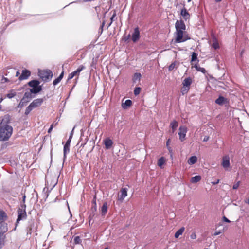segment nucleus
Segmentation results:
<instances>
[{"label": "nucleus", "instance_id": "nucleus-63", "mask_svg": "<svg viewBox=\"0 0 249 249\" xmlns=\"http://www.w3.org/2000/svg\"><path fill=\"white\" fill-rule=\"evenodd\" d=\"M130 37V35H128V38H127V39Z\"/></svg>", "mask_w": 249, "mask_h": 249}, {"label": "nucleus", "instance_id": "nucleus-9", "mask_svg": "<svg viewBox=\"0 0 249 249\" xmlns=\"http://www.w3.org/2000/svg\"><path fill=\"white\" fill-rule=\"evenodd\" d=\"M140 31L138 27L134 29V32L132 35V40L134 42H137L140 38Z\"/></svg>", "mask_w": 249, "mask_h": 249}, {"label": "nucleus", "instance_id": "nucleus-42", "mask_svg": "<svg viewBox=\"0 0 249 249\" xmlns=\"http://www.w3.org/2000/svg\"><path fill=\"white\" fill-rule=\"evenodd\" d=\"M240 183V182L239 181L236 183L234 184L233 185V189L234 190L238 189V188L239 186Z\"/></svg>", "mask_w": 249, "mask_h": 249}, {"label": "nucleus", "instance_id": "nucleus-28", "mask_svg": "<svg viewBox=\"0 0 249 249\" xmlns=\"http://www.w3.org/2000/svg\"><path fill=\"white\" fill-rule=\"evenodd\" d=\"M7 218V215L5 212L0 210V220L5 221Z\"/></svg>", "mask_w": 249, "mask_h": 249}, {"label": "nucleus", "instance_id": "nucleus-7", "mask_svg": "<svg viewBox=\"0 0 249 249\" xmlns=\"http://www.w3.org/2000/svg\"><path fill=\"white\" fill-rule=\"evenodd\" d=\"M221 165L222 167L226 170L230 167V157L228 155H225L223 157Z\"/></svg>", "mask_w": 249, "mask_h": 249}, {"label": "nucleus", "instance_id": "nucleus-17", "mask_svg": "<svg viewBox=\"0 0 249 249\" xmlns=\"http://www.w3.org/2000/svg\"><path fill=\"white\" fill-rule=\"evenodd\" d=\"M132 104V102L131 100H126L124 103L122 104V107L124 109H126L128 107H130Z\"/></svg>", "mask_w": 249, "mask_h": 249}, {"label": "nucleus", "instance_id": "nucleus-60", "mask_svg": "<svg viewBox=\"0 0 249 249\" xmlns=\"http://www.w3.org/2000/svg\"><path fill=\"white\" fill-rule=\"evenodd\" d=\"M4 80H5V81H6V82L8 81V79H7V78H4Z\"/></svg>", "mask_w": 249, "mask_h": 249}, {"label": "nucleus", "instance_id": "nucleus-40", "mask_svg": "<svg viewBox=\"0 0 249 249\" xmlns=\"http://www.w3.org/2000/svg\"><path fill=\"white\" fill-rule=\"evenodd\" d=\"M176 66V62L172 63L169 66V70L172 71L173 70Z\"/></svg>", "mask_w": 249, "mask_h": 249}, {"label": "nucleus", "instance_id": "nucleus-38", "mask_svg": "<svg viewBox=\"0 0 249 249\" xmlns=\"http://www.w3.org/2000/svg\"><path fill=\"white\" fill-rule=\"evenodd\" d=\"M74 242L75 244H77L81 243V240L79 236H75L74 238Z\"/></svg>", "mask_w": 249, "mask_h": 249}, {"label": "nucleus", "instance_id": "nucleus-54", "mask_svg": "<svg viewBox=\"0 0 249 249\" xmlns=\"http://www.w3.org/2000/svg\"><path fill=\"white\" fill-rule=\"evenodd\" d=\"M19 74H20V72H19V71H17L16 72V77H18V76H19Z\"/></svg>", "mask_w": 249, "mask_h": 249}, {"label": "nucleus", "instance_id": "nucleus-43", "mask_svg": "<svg viewBox=\"0 0 249 249\" xmlns=\"http://www.w3.org/2000/svg\"><path fill=\"white\" fill-rule=\"evenodd\" d=\"M115 16H116V13L114 12V14H113V15L112 16V17L110 18L111 22L109 24L108 26H110L111 25V24H112V22H113V21L114 20V18L115 17Z\"/></svg>", "mask_w": 249, "mask_h": 249}, {"label": "nucleus", "instance_id": "nucleus-20", "mask_svg": "<svg viewBox=\"0 0 249 249\" xmlns=\"http://www.w3.org/2000/svg\"><path fill=\"white\" fill-rule=\"evenodd\" d=\"M85 69V67L84 65H80L79 66V67L77 68V69L76 71H73L72 72L74 73V74L75 76L77 75V76L78 77L80 72L82 70H84Z\"/></svg>", "mask_w": 249, "mask_h": 249}, {"label": "nucleus", "instance_id": "nucleus-32", "mask_svg": "<svg viewBox=\"0 0 249 249\" xmlns=\"http://www.w3.org/2000/svg\"><path fill=\"white\" fill-rule=\"evenodd\" d=\"M197 61L198 64L199 60L197 59V54L195 52H193L191 55V62Z\"/></svg>", "mask_w": 249, "mask_h": 249}, {"label": "nucleus", "instance_id": "nucleus-22", "mask_svg": "<svg viewBox=\"0 0 249 249\" xmlns=\"http://www.w3.org/2000/svg\"><path fill=\"white\" fill-rule=\"evenodd\" d=\"M185 228L184 227H181L178 229L175 234V237L178 238L180 235H182L183 232L184 231Z\"/></svg>", "mask_w": 249, "mask_h": 249}, {"label": "nucleus", "instance_id": "nucleus-61", "mask_svg": "<svg viewBox=\"0 0 249 249\" xmlns=\"http://www.w3.org/2000/svg\"><path fill=\"white\" fill-rule=\"evenodd\" d=\"M247 203L249 205V198L248 199Z\"/></svg>", "mask_w": 249, "mask_h": 249}, {"label": "nucleus", "instance_id": "nucleus-5", "mask_svg": "<svg viewBox=\"0 0 249 249\" xmlns=\"http://www.w3.org/2000/svg\"><path fill=\"white\" fill-rule=\"evenodd\" d=\"M38 75L43 81H47L52 78L53 73L50 70L40 71L38 72Z\"/></svg>", "mask_w": 249, "mask_h": 249}, {"label": "nucleus", "instance_id": "nucleus-44", "mask_svg": "<svg viewBox=\"0 0 249 249\" xmlns=\"http://www.w3.org/2000/svg\"><path fill=\"white\" fill-rule=\"evenodd\" d=\"M75 76V75L74 74V73L72 72H71V73H70L69 74L68 80H70L71 79Z\"/></svg>", "mask_w": 249, "mask_h": 249}, {"label": "nucleus", "instance_id": "nucleus-39", "mask_svg": "<svg viewBox=\"0 0 249 249\" xmlns=\"http://www.w3.org/2000/svg\"><path fill=\"white\" fill-rule=\"evenodd\" d=\"M62 79H61L60 78H59L58 77L56 78L55 80H53V85L54 86H56V85H57L61 81Z\"/></svg>", "mask_w": 249, "mask_h": 249}, {"label": "nucleus", "instance_id": "nucleus-15", "mask_svg": "<svg viewBox=\"0 0 249 249\" xmlns=\"http://www.w3.org/2000/svg\"><path fill=\"white\" fill-rule=\"evenodd\" d=\"M192 83V79L189 77L184 79V80L182 81V85L185 87H187L190 88V85Z\"/></svg>", "mask_w": 249, "mask_h": 249}, {"label": "nucleus", "instance_id": "nucleus-64", "mask_svg": "<svg viewBox=\"0 0 249 249\" xmlns=\"http://www.w3.org/2000/svg\"><path fill=\"white\" fill-rule=\"evenodd\" d=\"M104 249H108V248H106Z\"/></svg>", "mask_w": 249, "mask_h": 249}, {"label": "nucleus", "instance_id": "nucleus-51", "mask_svg": "<svg viewBox=\"0 0 249 249\" xmlns=\"http://www.w3.org/2000/svg\"><path fill=\"white\" fill-rule=\"evenodd\" d=\"M191 238L193 239H196V235L195 233H192L191 235Z\"/></svg>", "mask_w": 249, "mask_h": 249}, {"label": "nucleus", "instance_id": "nucleus-33", "mask_svg": "<svg viewBox=\"0 0 249 249\" xmlns=\"http://www.w3.org/2000/svg\"><path fill=\"white\" fill-rule=\"evenodd\" d=\"M212 47L215 49L216 50L219 48V43L216 38H214L213 39V43L212 44Z\"/></svg>", "mask_w": 249, "mask_h": 249}, {"label": "nucleus", "instance_id": "nucleus-8", "mask_svg": "<svg viewBox=\"0 0 249 249\" xmlns=\"http://www.w3.org/2000/svg\"><path fill=\"white\" fill-rule=\"evenodd\" d=\"M31 75V72L30 71L25 69L22 70L21 74L19 76L18 79L20 81L27 79Z\"/></svg>", "mask_w": 249, "mask_h": 249}, {"label": "nucleus", "instance_id": "nucleus-46", "mask_svg": "<svg viewBox=\"0 0 249 249\" xmlns=\"http://www.w3.org/2000/svg\"><path fill=\"white\" fill-rule=\"evenodd\" d=\"M223 220L224 221L226 222H228V223H230L231 221L227 218H226L225 216H223Z\"/></svg>", "mask_w": 249, "mask_h": 249}, {"label": "nucleus", "instance_id": "nucleus-3", "mask_svg": "<svg viewBox=\"0 0 249 249\" xmlns=\"http://www.w3.org/2000/svg\"><path fill=\"white\" fill-rule=\"evenodd\" d=\"M39 84L40 82L37 80H33L28 82V85L33 88L30 89L31 93L36 94L42 90L41 86Z\"/></svg>", "mask_w": 249, "mask_h": 249}, {"label": "nucleus", "instance_id": "nucleus-36", "mask_svg": "<svg viewBox=\"0 0 249 249\" xmlns=\"http://www.w3.org/2000/svg\"><path fill=\"white\" fill-rule=\"evenodd\" d=\"M16 92H12V91L10 93H9L6 95V97L9 99H11V98H12L14 97H15L16 96Z\"/></svg>", "mask_w": 249, "mask_h": 249}, {"label": "nucleus", "instance_id": "nucleus-18", "mask_svg": "<svg viewBox=\"0 0 249 249\" xmlns=\"http://www.w3.org/2000/svg\"><path fill=\"white\" fill-rule=\"evenodd\" d=\"M197 160V158L196 156H193L189 158L188 160V163L189 165H193L196 162Z\"/></svg>", "mask_w": 249, "mask_h": 249}, {"label": "nucleus", "instance_id": "nucleus-35", "mask_svg": "<svg viewBox=\"0 0 249 249\" xmlns=\"http://www.w3.org/2000/svg\"><path fill=\"white\" fill-rule=\"evenodd\" d=\"M189 89L190 88L183 86L181 89V92L182 94V95L186 94L189 90Z\"/></svg>", "mask_w": 249, "mask_h": 249}, {"label": "nucleus", "instance_id": "nucleus-58", "mask_svg": "<svg viewBox=\"0 0 249 249\" xmlns=\"http://www.w3.org/2000/svg\"><path fill=\"white\" fill-rule=\"evenodd\" d=\"M104 24H105V23H104V22H103V23H102V24L101 26V29H103V27H104Z\"/></svg>", "mask_w": 249, "mask_h": 249}, {"label": "nucleus", "instance_id": "nucleus-23", "mask_svg": "<svg viewBox=\"0 0 249 249\" xmlns=\"http://www.w3.org/2000/svg\"><path fill=\"white\" fill-rule=\"evenodd\" d=\"M7 231V227L4 224L0 223V234H4Z\"/></svg>", "mask_w": 249, "mask_h": 249}, {"label": "nucleus", "instance_id": "nucleus-6", "mask_svg": "<svg viewBox=\"0 0 249 249\" xmlns=\"http://www.w3.org/2000/svg\"><path fill=\"white\" fill-rule=\"evenodd\" d=\"M187 128L185 126H180L179 128V139L181 142H183L185 140Z\"/></svg>", "mask_w": 249, "mask_h": 249}, {"label": "nucleus", "instance_id": "nucleus-57", "mask_svg": "<svg viewBox=\"0 0 249 249\" xmlns=\"http://www.w3.org/2000/svg\"><path fill=\"white\" fill-rule=\"evenodd\" d=\"M167 148L170 152L172 150L171 148L169 146L167 147Z\"/></svg>", "mask_w": 249, "mask_h": 249}, {"label": "nucleus", "instance_id": "nucleus-49", "mask_svg": "<svg viewBox=\"0 0 249 249\" xmlns=\"http://www.w3.org/2000/svg\"><path fill=\"white\" fill-rule=\"evenodd\" d=\"M53 125H51L50 127V128L48 130V133H51L52 130V129H53Z\"/></svg>", "mask_w": 249, "mask_h": 249}, {"label": "nucleus", "instance_id": "nucleus-53", "mask_svg": "<svg viewBox=\"0 0 249 249\" xmlns=\"http://www.w3.org/2000/svg\"><path fill=\"white\" fill-rule=\"evenodd\" d=\"M170 143V139H169L166 142V146L168 147Z\"/></svg>", "mask_w": 249, "mask_h": 249}, {"label": "nucleus", "instance_id": "nucleus-56", "mask_svg": "<svg viewBox=\"0 0 249 249\" xmlns=\"http://www.w3.org/2000/svg\"><path fill=\"white\" fill-rule=\"evenodd\" d=\"M220 233H221V232H220V231L216 232L214 233V235H217L219 234Z\"/></svg>", "mask_w": 249, "mask_h": 249}, {"label": "nucleus", "instance_id": "nucleus-37", "mask_svg": "<svg viewBox=\"0 0 249 249\" xmlns=\"http://www.w3.org/2000/svg\"><path fill=\"white\" fill-rule=\"evenodd\" d=\"M141 89L140 87H137L135 89L134 93L135 95H138L140 94Z\"/></svg>", "mask_w": 249, "mask_h": 249}, {"label": "nucleus", "instance_id": "nucleus-25", "mask_svg": "<svg viewBox=\"0 0 249 249\" xmlns=\"http://www.w3.org/2000/svg\"><path fill=\"white\" fill-rule=\"evenodd\" d=\"M28 102H29V100H25L24 98H22L17 107H19V108H22Z\"/></svg>", "mask_w": 249, "mask_h": 249}, {"label": "nucleus", "instance_id": "nucleus-27", "mask_svg": "<svg viewBox=\"0 0 249 249\" xmlns=\"http://www.w3.org/2000/svg\"><path fill=\"white\" fill-rule=\"evenodd\" d=\"M201 179V177L200 176H195L191 178V182L192 183H196L199 182Z\"/></svg>", "mask_w": 249, "mask_h": 249}, {"label": "nucleus", "instance_id": "nucleus-62", "mask_svg": "<svg viewBox=\"0 0 249 249\" xmlns=\"http://www.w3.org/2000/svg\"><path fill=\"white\" fill-rule=\"evenodd\" d=\"M188 0V2H190L191 0Z\"/></svg>", "mask_w": 249, "mask_h": 249}, {"label": "nucleus", "instance_id": "nucleus-29", "mask_svg": "<svg viewBox=\"0 0 249 249\" xmlns=\"http://www.w3.org/2000/svg\"><path fill=\"white\" fill-rule=\"evenodd\" d=\"M5 236L4 234H0V249H1L4 245Z\"/></svg>", "mask_w": 249, "mask_h": 249}, {"label": "nucleus", "instance_id": "nucleus-41", "mask_svg": "<svg viewBox=\"0 0 249 249\" xmlns=\"http://www.w3.org/2000/svg\"><path fill=\"white\" fill-rule=\"evenodd\" d=\"M73 130H74V128L71 131V133L70 134V136H69V138L68 140L66 142H69V144L71 143V139H72V135H73Z\"/></svg>", "mask_w": 249, "mask_h": 249}, {"label": "nucleus", "instance_id": "nucleus-34", "mask_svg": "<svg viewBox=\"0 0 249 249\" xmlns=\"http://www.w3.org/2000/svg\"><path fill=\"white\" fill-rule=\"evenodd\" d=\"M33 109V107L31 104H30L26 108L25 114L26 115H28Z\"/></svg>", "mask_w": 249, "mask_h": 249}, {"label": "nucleus", "instance_id": "nucleus-48", "mask_svg": "<svg viewBox=\"0 0 249 249\" xmlns=\"http://www.w3.org/2000/svg\"><path fill=\"white\" fill-rule=\"evenodd\" d=\"M64 76V71H62L60 75L58 76L59 78H60L61 79H62L63 77Z\"/></svg>", "mask_w": 249, "mask_h": 249}, {"label": "nucleus", "instance_id": "nucleus-13", "mask_svg": "<svg viewBox=\"0 0 249 249\" xmlns=\"http://www.w3.org/2000/svg\"><path fill=\"white\" fill-rule=\"evenodd\" d=\"M228 102L229 101L228 99L222 96H219V97L215 101V103L220 106L228 103Z\"/></svg>", "mask_w": 249, "mask_h": 249}, {"label": "nucleus", "instance_id": "nucleus-30", "mask_svg": "<svg viewBox=\"0 0 249 249\" xmlns=\"http://www.w3.org/2000/svg\"><path fill=\"white\" fill-rule=\"evenodd\" d=\"M194 67L198 71H201L203 73H205L206 72L205 69L204 68L199 67L197 63L195 64Z\"/></svg>", "mask_w": 249, "mask_h": 249}, {"label": "nucleus", "instance_id": "nucleus-55", "mask_svg": "<svg viewBox=\"0 0 249 249\" xmlns=\"http://www.w3.org/2000/svg\"><path fill=\"white\" fill-rule=\"evenodd\" d=\"M57 123H53L51 125H53V127L56 125Z\"/></svg>", "mask_w": 249, "mask_h": 249}, {"label": "nucleus", "instance_id": "nucleus-4", "mask_svg": "<svg viewBox=\"0 0 249 249\" xmlns=\"http://www.w3.org/2000/svg\"><path fill=\"white\" fill-rule=\"evenodd\" d=\"M26 206L25 204H21L18 210V218L16 223H18L19 221L25 219L27 217L26 212Z\"/></svg>", "mask_w": 249, "mask_h": 249}, {"label": "nucleus", "instance_id": "nucleus-59", "mask_svg": "<svg viewBox=\"0 0 249 249\" xmlns=\"http://www.w3.org/2000/svg\"><path fill=\"white\" fill-rule=\"evenodd\" d=\"M222 0H215V1L216 2H219L220 1H221Z\"/></svg>", "mask_w": 249, "mask_h": 249}, {"label": "nucleus", "instance_id": "nucleus-14", "mask_svg": "<svg viewBox=\"0 0 249 249\" xmlns=\"http://www.w3.org/2000/svg\"><path fill=\"white\" fill-rule=\"evenodd\" d=\"M180 15L185 20H187L190 18V14L185 7L181 9Z\"/></svg>", "mask_w": 249, "mask_h": 249}, {"label": "nucleus", "instance_id": "nucleus-24", "mask_svg": "<svg viewBox=\"0 0 249 249\" xmlns=\"http://www.w3.org/2000/svg\"><path fill=\"white\" fill-rule=\"evenodd\" d=\"M142 75L140 73H135L133 77V82L136 83L137 81H140Z\"/></svg>", "mask_w": 249, "mask_h": 249}, {"label": "nucleus", "instance_id": "nucleus-26", "mask_svg": "<svg viewBox=\"0 0 249 249\" xmlns=\"http://www.w3.org/2000/svg\"><path fill=\"white\" fill-rule=\"evenodd\" d=\"M33 93H31V91L30 92H26L24 96L23 97V98H24L25 100H29V102L30 101V100L33 98L32 94Z\"/></svg>", "mask_w": 249, "mask_h": 249}, {"label": "nucleus", "instance_id": "nucleus-50", "mask_svg": "<svg viewBox=\"0 0 249 249\" xmlns=\"http://www.w3.org/2000/svg\"><path fill=\"white\" fill-rule=\"evenodd\" d=\"M209 137L206 136H205V137L203 139V141L207 142L209 140Z\"/></svg>", "mask_w": 249, "mask_h": 249}, {"label": "nucleus", "instance_id": "nucleus-10", "mask_svg": "<svg viewBox=\"0 0 249 249\" xmlns=\"http://www.w3.org/2000/svg\"><path fill=\"white\" fill-rule=\"evenodd\" d=\"M120 193L121 194L118 196V200L122 202L127 195V189L126 188H122Z\"/></svg>", "mask_w": 249, "mask_h": 249}, {"label": "nucleus", "instance_id": "nucleus-1", "mask_svg": "<svg viewBox=\"0 0 249 249\" xmlns=\"http://www.w3.org/2000/svg\"><path fill=\"white\" fill-rule=\"evenodd\" d=\"M175 28L177 35L176 42L180 43L186 41L187 39L183 38V32L186 29V26L184 21L182 20H177L175 23Z\"/></svg>", "mask_w": 249, "mask_h": 249}, {"label": "nucleus", "instance_id": "nucleus-19", "mask_svg": "<svg viewBox=\"0 0 249 249\" xmlns=\"http://www.w3.org/2000/svg\"><path fill=\"white\" fill-rule=\"evenodd\" d=\"M104 143H105L106 148L107 149H108L110 148L112 146L113 142H112V140H110V139H107L105 141Z\"/></svg>", "mask_w": 249, "mask_h": 249}, {"label": "nucleus", "instance_id": "nucleus-52", "mask_svg": "<svg viewBox=\"0 0 249 249\" xmlns=\"http://www.w3.org/2000/svg\"><path fill=\"white\" fill-rule=\"evenodd\" d=\"M219 182V179H217L216 181L214 182H212V184L213 185H216L218 184Z\"/></svg>", "mask_w": 249, "mask_h": 249}, {"label": "nucleus", "instance_id": "nucleus-21", "mask_svg": "<svg viewBox=\"0 0 249 249\" xmlns=\"http://www.w3.org/2000/svg\"><path fill=\"white\" fill-rule=\"evenodd\" d=\"M107 211V202H104L101 208V213L102 215H105Z\"/></svg>", "mask_w": 249, "mask_h": 249}, {"label": "nucleus", "instance_id": "nucleus-47", "mask_svg": "<svg viewBox=\"0 0 249 249\" xmlns=\"http://www.w3.org/2000/svg\"><path fill=\"white\" fill-rule=\"evenodd\" d=\"M25 199H26V196L25 195H24L23 197H22V202L21 204H25Z\"/></svg>", "mask_w": 249, "mask_h": 249}, {"label": "nucleus", "instance_id": "nucleus-16", "mask_svg": "<svg viewBox=\"0 0 249 249\" xmlns=\"http://www.w3.org/2000/svg\"><path fill=\"white\" fill-rule=\"evenodd\" d=\"M170 126L172 129V133H174L178 126V122L176 120L172 121L170 123Z\"/></svg>", "mask_w": 249, "mask_h": 249}, {"label": "nucleus", "instance_id": "nucleus-31", "mask_svg": "<svg viewBox=\"0 0 249 249\" xmlns=\"http://www.w3.org/2000/svg\"><path fill=\"white\" fill-rule=\"evenodd\" d=\"M165 160L163 157L160 158L158 161V166L162 168L163 165L165 163Z\"/></svg>", "mask_w": 249, "mask_h": 249}, {"label": "nucleus", "instance_id": "nucleus-11", "mask_svg": "<svg viewBox=\"0 0 249 249\" xmlns=\"http://www.w3.org/2000/svg\"><path fill=\"white\" fill-rule=\"evenodd\" d=\"M70 144L69 142H66L63 147V160L65 161L67 158V154L70 152Z\"/></svg>", "mask_w": 249, "mask_h": 249}, {"label": "nucleus", "instance_id": "nucleus-45", "mask_svg": "<svg viewBox=\"0 0 249 249\" xmlns=\"http://www.w3.org/2000/svg\"><path fill=\"white\" fill-rule=\"evenodd\" d=\"M31 225L30 227H28L27 229V234H31L32 233V228H31Z\"/></svg>", "mask_w": 249, "mask_h": 249}, {"label": "nucleus", "instance_id": "nucleus-12", "mask_svg": "<svg viewBox=\"0 0 249 249\" xmlns=\"http://www.w3.org/2000/svg\"><path fill=\"white\" fill-rule=\"evenodd\" d=\"M43 102V99L42 98H37L35 99L30 104L34 108L39 107Z\"/></svg>", "mask_w": 249, "mask_h": 249}, {"label": "nucleus", "instance_id": "nucleus-2", "mask_svg": "<svg viewBox=\"0 0 249 249\" xmlns=\"http://www.w3.org/2000/svg\"><path fill=\"white\" fill-rule=\"evenodd\" d=\"M13 129L8 124H0V141H6L11 137Z\"/></svg>", "mask_w": 249, "mask_h": 249}]
</instances>
